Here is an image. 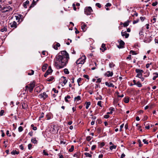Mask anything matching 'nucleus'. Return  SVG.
I'll list each match as a JSON object with an SVG mask.
<instances>
[{"mask_svg":"<svg viewBox=\"0 0 158 158\" xmlns=\"http://www.w3.org/2000/svg\"><path fill=\"white\" fill-rule=\"evenodd\" d=\"M129 101V98H124V102L126 103H127Z\"/></svg>","mask_w":158,"mask_h":158,"instance_id":"nucleus-32","label":"nucleus"},{"mask_svg":"<svg viewBox=\"0 0 158 158\" xmlns=\"http://www.w3.org/2000/svg\"><path fill=\"white\" fill-rule=\"evenodd\" d=\"M138 142L139 143V146L141 147L142 146V145L141 144V141L140 139H138Z\"/></svg>","mask_w":158,"mask_h":158,"instance_id":"nucleus-50","label":"nucleus"},{"mask_svg":"<svg viewBox=\"0 0 158 158\" xmlns=\"http://www.w3.org/2000/svg\"><path fill=\"white\" fill-rule=\"evenodd\" d=\"M62 78H63L64 79L63 83L64 84V85H62V86H64V85H65L67 83V80L66 79V78L65 77H62Z\"/></svg>","mask_w":158,"mask_h":158,"instance_id":"nucleus-15","label":"nucleus"},{"mask_svg":"<svg viewBox=\"0 0 158 158\" xmlns=\"http://www.w3.org/2000/svg\"><path fill=\"white\" fill-rule=\"evenodd\" d=\"M133 10V9H132V8H130V9H127V10L129 11V12L130 13H131H131H132L133 12V11L132 12V10Z\"/></svg>","mask_w":158,"mask_h":158,"instance_id":"nucleus-60","label":"nucleus"},{"mask_svg":"<svg viewBox=\"0 0 158 158\" xmlns=\"http://www.w3.org/2000/svg\"><path fill=\"white\" fill-rule=\"evenodd\" d=\"M135 72L137 73H143V70L142 69H135Z\"/></svg>","mask_w":158,"mask_h":158,"instance_id":"nucleus-20","label":"nucleus"},{"mask_svg":"<svg viewBox=\"0 0 158 158\" xmlns=\"http://www.w3.org/2000/svg\"><path fill=\"white\" fill-rule=\"evenodd\" d=\"M22 107L24 109H26L27 107V105L24 103H22Z\"/></svg>","mask_w":158,"mask_h":158,"instance_id":"nucleus-24","label":"nucleus"},{"mask_svg":"<svg viewBox=\"0 0 158 158\" xmlns=\"http://www.w3.org/2000/svg\"><path fill=\"white\" fill-rule=\"evenodd\" d=\"M153 74L155 76L153 77L152 79L153 80H155L158 77V73H154Z\"/></svg>","mask_w":158,"mask_h":158,"instance_id":"nucleus-19","label":"nucleus"},{"mask_svg":"<svg viewBox=\"0 0 158 158\" xmlns=\"http://www.w3.org/2000/svg\"><path fill=\"white\" fill-rule=\"evenodd\" d=\"M29 3V1L28 0L26 1L25 2L23 3V6L25 8H27V5Z\"/></svg>","mask_w":158,"mask_h":158,"instance_id":"nucleus-17","label":"nucleus"},{"mask_svg":"<svg viewBox=\"0 0 158 158\" xmlns=\"http://www.w3.org/2000/svg\"><path fill=\"white\" fill-rule=\"evenodd\" d=\"M23 130V127L22 126H20L18 128V131L19 132H21Z\"/></svg>","mask_w":158,"mask_h":158,"instance_id":"nucleus-41","label":"nucleus"},{"mask_svg":"<svg viewBox=\"0 0 158 158\" xmlns=\"http://www.w3.org/2000/svg\"><path fill=\"white\" fill-rule=\"evenodd\" d=\"M139 21V19H136V20H134L133 22V24L136 23H138Z\"/></svg>","mask_w":158,"mask_h":158,"instance_id":"nucleus-48","label":"nucleus"},{"mask_svg":"<svg viewBox=\"0 0 158 158\" xmlns=\"http://www.w3.org/2000/svg\"><path fill=\"white\" fill-rule=\"evenodd\" d=\"M83 77L88 79H89V76L87 75H83Z\"/></svg>","mask_w":158,"mask_h":158,"instance_id":"nucleus-59","label":"nucleus"},{"mask_svg":"<svg viewBox=\"0 0 158 158\" xmlns=\"http://www.w3.org/2000/svg\"><path fill=\"white\" fill-rule=\"evenodd\" d=\"M39 0H33L30 6V7L31 8L34 6L36 4V2L38 1Z\"/></svg>","mask_w":158,"mask_h":158,"instance_id":"nucleus-13","label":"nucleus"},{"mask_svg":"<svg viewBox=\"0 0 158 158\" xmlns=\"http://www.w3.org/2000/svg\"><path fill=\"white\" fill-rule=\"evenodd\" d=\"M81 99V98L80 96H78L77 97H75L74 98V101H76L77 102L79 101Z\"/></svg>","mask_w":158,"mask_h":158,"instance_id":"nucleus-16","label":"nucleus"},{"mask_svg":"<svg viewBox=\"0 0 158 158\" xmlns=\"http://www.w3.org/2000/svg\"><path fill=\"white\" fill-rule=\"evenodd\" d=\"M142 76V73H137V75L136 76V77H138V78H141V77Z\"/></svg>","mask_w":158,"mask_h":158,"instance_id":"nucleus-36","label":"nucleus"},{"mask_svg":"<svg viewBox=\"0 0 158 158\" xmlns=\"http://www.w3.org/2000/svg\"><path fill=\"white\" fill-rule=\"evenodd\" d=\"M52 71V69H51L50 67H49L48 70L47 71V72L49 74L51 73Z\"/></svg>","mask_w":158,"mask_h":158,"instance_id":"nucleus-27","label":"nucleus"},{"mask_svg":"<svg viewBox=\"0 0 158 158\" xmlns=\"http://www.w3.org/2000/svg\"><path fill=\"white\" fill-rule=\"evenodd\" d=\"M132 10V12L133 11V12L134 13V14H131V15L132 17H133L134 16H138V14L137 12H136L135 10Z\"/></svg>","mask_w":158,"mask_h":158,"instance_id":"nucleus-14","label":"nucleus"},{"mask_svg":"<svg viewBox=\"0 0 158 158\" xmlns=\"http://www.w3.org/2000/svg\"><path fill=\"white\" fill-rule=\"evenodd\" d=\"M106 85L108 86V87H114V86L112 83H109L108 82H106L105 83Z\"/></svg>","mask_w":158,"mask_h":158,"instance_id":"nucleus-12","label":"nucleus"},{"mask_svg":"<svg viewBox=\"0 0 158 158\" xmlns=\"http://www.w3.org/2000/svg\"><path fill=\"white\" fill-rule=\"evenodd\" d=\"M0 2L2 5H4V4H5V2H6V0H0Z\"/></svg>","mask_w":158,"mask_h":158,"instance_id":"nucleus-54","label":"nucleus"},{"mask_svg":"<svg viewBox=\"0 0 158 158\" xmlns=\"http://www.w3.org/2000/svg\"><path fill=\"white\" fill-rule=\"evenodd\" d=\"M90 105V102H86L85 108L86 109H88L89 108V106Z\"/></svg>","mask_w":158,"mask_h":158,"instance_id":"nucleus-30","label":"nucleus"},{"mask_svg":"<svg viewBox=\"0 0 158 158\" xmlns=\"http://www.w3.org/2000/svg\"><path fill=\"white\" fill-rule=\"evenodd\" d=\"M111 5V4L110 3H107L106 4V5H105V6L106 7H108V6H110Z\"/></svg>","mask_w":158,"mask_h":158,"instance_id":"nucleus-62","label":"nucleus"},{"mask_svg":"<svg viewBox=\"0 0 158 158\" xmlns=\"http://www.w3.org/2000/svg\"><path fill=\"white\" fill-rule=\"evenodd\" d=\"M84 155L87 157H91L92 156L89 154V153L85 152L84 153Z\"/></svg>","mask_w":158,"mask_h":158,"instance_id":"nucleus-29","label":"nucleus"},{"mask_svg":"<svg viewBox=\"0 0 158 158\" xmlns=\"http://www.w3.org/2000/svg\"><path fill=\"white\" fill-rule=\"evenodd\" d=\"M48 64H44L42 67V70L43 71H44L48 67Z\"/></svg>","mask_w":158,"mask_h":158,"instance_id":"nucleus-21","label":"nucleus"},{"mask_svg":"<svg viewBox=\"0 0 158 158\" xmlns=\"http://www.w3.org/2000/svg\"><path fill=\"white\" fill-rule=\"evenodd\" d=\"M7 30V29L6 28H3L2 29H1V31L2 32H4V31H6Z\"/></svg>","mask_w":158,"mask_h":158,"instance_id":"nucleus-61","label":"nucleus"},{"mask_svg":"<svg viewBox=\"0 0 158 158\" xmlns=\"http://www.w3.org/2000/svg\"><path fill=\"white\" fill-rule=\"evenodd\" d=\"M96 6L99 8L101 7V5L99 3H96Z\"/></svg>","mask_w":158,"mask_h":158,"instance_id":"nucleus-53","label":"nucleus"},{"mask_svg":"<svg viewBox=\"0 0 158 158\" xmlns=\"http://www.w3.org/2000/svg\"><path fill=\"white\" fill-rule=\"evenodd\" d=\"M128 25H129V22H126L124 23L123 24V25L124 27H126L128 26Z\"/></svg>","mask_w":158,"mask_h":158,"instance_id":"nucleus-44","label":"nucleus"},{"mask_svg":"<svg viewBox=\"0 0 158 158\" xmlns=\"http://www.w3.org/2000/svg\"><path fill=\"white\" fill-rule=\"evenodd\" d=\"M114 66V64L112 62L110 63L109 64V66L110 68L113 67Z\"/></svg>","mask_w":158,"mask_h":158,"instance_id":"nucleus-39","label":"nucleus"},{"mask_svg":"<svg viewBox=\"0 0 158 158\" xmlns=\"http://www.w3.org/2000/svg\"><path fill=\"white\" fill-rule=\"evenodd\" d=\"M116 148V146L113 145L112 146H111L110 147V149L111 150H112L113 149H115Z\"/></svg>","mask_w":158,"mask_h":158,"instance_id":"nucleus-33","label":"nucleus"},{"mask_svg":"<svg viewBox=\"0 0 158 158\" xmlns=\"http://www.w3.org/2000/svg\"><path fill=\"white\" fill-rule=\"evenodd\" d=\"M31 127H32V129L35 131L37 130V127H34V125L33 124H32L31 125Z\"/></svg>","mask_w":158,"mask_h":158,"instance_id":"nucleus-46","label":"nucleus"},{"mask_svg":"<svg viewBox=\"0 0 158 158\" xmlns=\"http://www.w3.org/2000/svg\"><path fill=\"white\" fill-rule=\"evenodd\" d=\"M31 142L34 143H35L37 142V140H36L35 138H32L31 139Z\"/></svg>","mask_w":158,"mask_h":158,"instance_id":"nucleus-31","label":"nucleus"},{"mask_svg":"<svg viewBox=\"0 0 158 158\" xmlns=\"http://www.w3.org/2000/svg\"><path fill=\"white\" fill-rule=\"evenodd\" d=\"M105 145V143L104 142H102L99 144V146L100 148H102Z\"/></svg>","mask_w":158,"mask_h":158,"instance_id":"nucleus-49","label":"nucleus"},{"mask_svg":"<svg viewBox=\"0 0 158 158\" xmlns=\"http://www.w3.org/2000/svg\"><path fill=\"white\" fill-rule=\"evenodd\" d=\"M12 8L10 6L3 5L0 6V11L2 13L12 11Z\"/></svg>","mask_w":158,"mask_h":158,"instance_id":"nucleus-2","label":"nucleus"},{"mask_svg":"<svg viewBox=\"0 0 158 158\" xmlns=\"http://www.w3.org/2000/svg\"><path fill=\"white\" fill-rule=\"evenodd\" d=\"M60 46V45L59 43H57L56 45L53 46V47L56 50L58 49V47Z\"/></svg>","mask_w":158,"mask_h":158,"instance_id":"nucleus-18","label":"nucleus"},{"mask_svg":"<svg viewBox=\"0 0 158 158\" xmlns=\"http://www.w3.org/2000/svg\"><path fill=\"white\" fill-rule=\"evenodd\" d=\"M92 11V9L90 6L86 7L85 9V13L87 15H90Z\"/></svg>","mask_w":158,"mask_h":158,"instance_id":"nucleus-4","label":"nucleus"},{"mask_svg":"<svg viewBox=\"0 0 158 158\" xmlns=\"http://www.w3.org/2000/svg\"><path fill=\"white\" fill-rule=\"evenodd\" d=\"M6 134L7 136H8L9 137H10L11 136V135L10 134L9 131L8 130L7 131H6Z\"/></svg>","mask_w":158,"mask_h":158,"instance_id":"nucleus-57","label":"nucleus"},{"mask_svg":"<svg viewBox=\"0 0 158 158\" xmlns=\"http://www.w3.org/2000/svg\"><path fill=\"white\" fill-rule=\"evenodd\" d=\"M28 149L29 150H31L32 148V145L31 144H29L28 145Z\"/></svg>","mask_w":158,"mask_h":158,"instance_id":"nucleus-47","label":"nucleus"},{"mask_svg":"<svg viewBox=\"0 0 158 158\" xmlns=\"http://www.w3.org/2000/svg\"><path fill=\"white\" fill-rule=\"evenodd\" d=\"M86 59V57L85 56H82L81 58H79L76 61V65L79 64H83L85 63Z\"/></svg>","mask_w":158,"mask_h":158,"instance_id":"nucleus-3","label":"nucleus"},{"mask_svg":"<svg viewBox=\"0 0 158 158\" xmlns=\"http://www.w3.org/2000/svg\"><path fill=\"white\" fill-rule=\"evenodd\" d=\"M73 150H74V146H73L72 145L71 146V148L69 149V151L70 152H72L73 151Z\"/></svg>","mask_w":158,"mask_h":158,"instance_id":"nucleus-45","label":"nucleus"},{"mask_svg":"<svg viewBox=\"0 0 158 158\" xmlns=\"http://www.w3.org/2000/svg\"><path fill=\"white\" fill-rule=\"evenodd\" d=\"M96 146L95 145H93L91 148V149L92 150H94L96 148Z\"/></svg>","mask_w":158,"mask_h":158,"instance_id":"nucleus-51","label":"nucleus"},{"mask_svg":"<svg viewBox=\"0 0 158 158\" xmlns=\"http://www.w3.org/2000/svg\"><path fill=\"white\" fill-rule=\"evenodd\" d=\"M102 47L103 48V49H102V51L103 52L106 50V48L105 46V44H103L102 45Z\"/></svg>","mask_w":158,"mask_h":158,"instance_id":"nucleus-25","label":"nucleus"},{"mask_svg":"<svg viewBox=\"0 0 158 158\" xmlns=\"http://www.w3.org/2000/svg\"><path fill=\"white\" fill-rule=\"evenodd\" d=\"M157 4V2H153L152 3V5L153 6H156Z\"/></svg>","mask_w":158,"mask_h":158,"instance_id":"nucleus-64","label":"nucleus"},{"mask_svg":"<svg viewBox=\"0 0 158 158\" xmlns=\"http://www.w3.org/2000/svg\"><path fill=\"white\" fill-rule=\"evenodd\" d=\"M34 73V71L33 70H31L28 73V75H33Z\"/></svg>","mask_w":158,"mask_h":158,"instance_id":"nucleus-38","label":"nucleus"},{"mask_svg":"<svg viewBox=\"0 0 158 158\" xmlns=\"http://www.w3.org/2000/svg\"><path fill=\"white\" fill-rule=\"evenodd\" d=\"M136 85H137V86L139 87H141L142 86V85L141 84L139 81H138L136 83Z\"/></svg>","mask_w":158,"mask_h":158,"instance_id":"nucleus-34","label":"nucleus"},{"mask_svg":"<svg viewBox=\"0 0 158 158\" xmlns=\"http://www.w3.org/2000/svg\"><path fill=\"white\" fill-rule=\"evenodd\" d=\"M121 34L123 36H125V38H127L129 36V34L128 33H127L126 31L124 32L122 31L121 32Z\"/></svg>","mask_w":158,"mask_h":158,"instance_id":"nucleus-10","label":"nucleus"},{"mask_svg":"<svg viewBox=\"0 0 158 158\" xmlns=\"http://www.w3.org/2000/svg\"><path fill=\"white\" fill-rule=\"evenodd\" d=\"M81 24L82 25L81 29L83 31H85L86 29V25L85 24L84 22H82Z\"/></svg>","mask_w":158,"mask_h":158,"instance_id":"nucleus-11","label":"nucleus"},{"mask_svg":"<svg viewBox=\"0 0 158 158\" xmlns=\"http://www.w3.org/2000/svg\"><path fill=\"white\" fill-rule=\"evenodd\" d=\"M69 59V55L67 52L61 51L56 56L54 65L57 69H62L68 63Z\"/></svg>","mask_w":158,"mask_h":158,"instance_id":"nucleus-1","label":"nucleus"},{"mask_svg":"<svg viewBox=\"0 0 158 158\" xmlns=\"http://www.w3.org/2000/svg\"><path fill=\"white\" fill-rule=\"evenodd\" d=\"M54 79V78L53 77H51L50 78H49L47 79V81H52Z\"/></svg>","mask_w":158,"mask_h":158,"instance_id":"nucleus-40","label":"nucleus"},{"mask_svg":"<svg viewBox=\"0 0 158 158\" xmlns=\"http://www.w3.org/2000/svg\"><path fill=\"white\" fill-rule=\"evenodd\" d=\"M70 97L69 95H67V96L65 97L64 98V100L66 102H68V99L70 98Z\"/></svg>","mask_w":158,"mask_h":158,"instance_id":"nucleus-28","label":"nucleus"},{"mask_svg":"<svg viewBox=\"0 0 158 158\" xmlns=\"http://www.w3.org/2000/svg\"><path fill=\"white\" fill-rule=\"evenodd\" d=\"M43 153L44 155L45 156H48V153H47L45 150H44L43 151Z\"/></svg>","mask_w":158,"mask_h":158,"instance_id":"nucleus-52","label":"nucleus"},{"mask_svg":"<svg viewBox=\"0 0 158 158\" xmlns=\"http://www.w3.org/2000/svg\"><path fill=\"white\" fill-rule=\"evenodd\" d=\"M119 42V45H118V47L119 48H123L125 44L124 42L122 40H120Z\"/></svg>","mask_w":158,"mask_h":158,"instance_id":"nucleus-5","label":"nucleus"},{"mask_svg":"<svg viewBox=\"0 0 158 158\" xmlns=\"http://www.w3.org/2000/svg\"><path fill=\"white\" fill-rule=\"evenodd\" d=\"M143 141L144 143L146 144H148V141L146 140L145 139H143Z\"/></svg>","mask_w":158,"mask_h":158,"instance_id":"nucleus-55","label":"nucleus"},{"mask_svg":"<svg viewBox=\"0 0 158 158\" xmlns=\"http://www.w3.org/2000/svg\"><path fill=\"white\" fill-rule=\"evenodd\" d=\"M113 75V73L112 72H110V71H108L105 74V75L107 76V77H112Z\"/></svg>","mask_w":158,"mask_h":158,"instance_id":"nucleus-9","label":"nucleus"},{"mask_svg":"<svg viewBox=\"0 0 158 158\" xmlns=\"http://www.w3.org/2000/svg\"><path fill=\"white\" fill-rule=\"evenodd\" d=\"M39 96L40 98H43L44 99L48 97V95L45 92H44L43 93L40 94L39 95Z\"/></svg>","mask_w":158,"mask_h":158,"instance_id":"nucleus-6","label":"nucleus"},{"mask_svg":"<svg viewBox=\"0 0 158 158\" xmlns=\"http://www.w3.org/2000/svg\"><path fill=\"white\" fill-rule=\"evenodd\" d=\"M29 85V91L30 92H31L35 86V84L34 83H32L30 84Z\"/></svg>","mask_w":158,"mask_h":158,"instance_id":"nucleus-8","label":"nucleus"},{"mask_svg":"<svg viewBox=\"0 0 158 158\" xmlns=\"http://www.w3.org/2000/svg\"><path fill=\"white\" fill-rule=\"evenodd\" d=\"M4 113V110H2L0 111V116H2L3 115Z\"/></svg>","mask_w":158,"mask_h":158,"instance_id":"nucleus-56","label":"nucleus"},{"mask_svg":"<svg viewBox=\"0 0 158 158\" xmlns=\"http://www.w3.org/2000/svg\"><path fill=\"white\" fill-rule=\"evenodd\" d=\"M102 103V102L101 101H99L98 102L97 105L100 106V107H102V106L101 105Z\"/></svg>","mask_w":158,"mask_h":158,"instance_id":"nucleus-43","label":"nucleus"},{"mask_svg":"<svg viewBox=\"0 0 158 158\" xmlns=\"http://www.w3.org/2000/svg\"><path fill=\"white\" fill-rule=\"evenodd\" d=\"M101 81V79L100 78H98L97 80L96 81V83H99V82H100Z\"/></svg>","mask_w":158,"mask_h":158,"instance_id":"nucleus-63","label":"nucleus"},{"mask_svg":"<svg viewBox=\"0 0 158 158\" xmlns=\"http://www.w3.org/2000/svg\"><path fill=\"white\" fill-rule=\"evenodd\" d=\"M64 72L65 74H69V72L68 70L67 69H64Z\"/></svg>","mask_w":158,"mask_h":158,"instance_id":"nucleus-37","label":"nucleus"},{"mask_svg":"<svg viewBox=\"0 0 158 158\" xmlns=\"http://www.w3.org/2000/svg\"><path fill=\"white\" fill-rule=\"evenodd\" d=\"M19 153V152L16 151H13L11 152V154L12 155L18 154Z\"/></svg>","mask_w":158,"mask_h":158,"instance_id":"nucleus-26","label":"nucleus"},{"mask_svg":"<svg viewBox=\"0 0 158 158\" xmlns=\"http://www.w3.org/2000/svg\"><path fill=\"white\" fill-rule=\"evenodd\" d=\"M110 112H108L107 113V114H112L113 113V112L115 111V109L113 107H110Z\"/></svg>","mask_w":158,"mask_h":158,"instance_id":"nucleus-22","label":"nucleus"},{"mask_svg":"<svg viewBox=\"0 0 158 158\" xmlns=\"http://www.w3.org/2000/svg\"><path fill=\"white\" fill-rule=\"evenodd\" d=\"M21 15H19V16H15V17L16 18V20L18 22H19L20 20L21 17Z\"/></svg>","mask_w":158,"mask_h":158,"instance_id":"nucleus-23","label":"nucleus"},{"mask_svg":"<svg viewBox=\"0 0 158 158\" xmlns=\"http://www.w3.org/2000/svg\"><path fill=\"white\" fill-rule=\"evenodd\" d=\"M10 27L12 28H16L17 27V23L15 21H14L10 23Z\"/></svg>","mask_w":158,"mask_h":158,"instance_id":"nucleus-7","label":"nucleus"},{"mask_svg":"<svg viewBox=\"0 0 158 158\" xmlns=\"http://www.w3.org/2000/svg\"><path fill=\"white\" fill-rule=\"evenodd\" d=\"M91 137L90 136H88L86 137V139L87 141H89L91 140Z\"/></svg>","mask_w":158,"mask_h":158,"instance_id":"nucleus-58","label":"nucleus"},{"mask_svg":"<svg viewBox=\"0 0 158 158\" xmlns=\"http://www.w3.org/2000/svg\"><path fill=\"white\" fill-rule=\"evenodd\" d=\"M130 54H131L133 55L137 54V53H136L135 52V51H133V50H131L130 51Z\"/></svg>","mask_w":158,"mask_h":158,"instance_id":"nucleus-42","label":"nucleus"},{"mask_svg":"<svg viewBox=\"0 0 158 158\" xmlns=\"http://www.w3.org/2000/svg\"><path fill=\"white\" fill-rule=\"evenodd\" d=\"M95 99L96 100H102V97L101 95H99L98 97H97Z\"/></svg>","mask_w":158,"mask_h":158,"instance_id":"nucleus-35","label":"nucleus"}]
</instances>
